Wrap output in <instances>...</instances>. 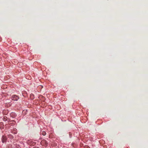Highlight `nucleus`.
Instances as JSON below:
<instances>
[{"instance_id":"f257e3e1","label":"nucleus","mask_w":148,"mask_h":148,"mask_svg":"<svg viewBox=\"0 0 148 148\" xmlns=\"http://www.w3.org/2000/svg\"><path fill=\"white\" fill-rule=\"evenodd\" d=\"M40 143L42 145L44 146H47L48 145V143L47 142V141L45 140H42L41 142Z\"/></svg>"},{"instance_id":"f03ea898","label":"nucleus","mask_w":148,"mask_h":148,"mask_svg":"<svg viewBox=\"0 0 148 148\" xmlns=\"http://www.w3.org/2000/svg\"><path fill=\"white\" fill-rule=\"evenodd\" d=\"M11 99L12 100L16 101L19 99V98L17 96L13 95L12 96Z\"/></svg>"},{"instance_id":"7ed1b4c3","label":"nucleus","mask_w":148,"mask_h":148,"mask_svg":"<svg viewBox=\"0 0 148 148\" xmlns=\"http://www.w3.org/2000/svg\"><path fill=\"white\" fill-rule=\"evenodd\" d=\"M7 140V138L5 136H3L2 137V141L3 143L6 142Z\"/></svg>"},{"instance_id":"20e7f679","label":"nucleus","mask_w":148,"mask_h":148,"mask_svg":"<svg viewBox=\"0 0 148 148\" xmlns=\"http://www.w3.org/2000/svg\"><path fill=\"white\" fill-rule=\"evenodd\" d=\"M3 124L2 122H1L0 123V127L1 129V128H3Z\"/></svg>"},{"instance_id":"39448f33","label":"nucleus","mask_w":148,"mask_h":148,"mask_svg":"<svg viewBox=\"0 0 148 148\" xmlns=\"http://www.w3.org/2000/svg\"><path fill=\"white\" fill-rule=\"evenodd\" d=\"M7 120V118L6 116H4L3 118V120L4 121H6Z\"/></svg>"},{"instance_id":"423d86ee","label":"nucleus","mask_w":148,"mask_h":148,"mask_svg":"<svg viewBox=\"0 0 148 148\" xmlns=\"http://www.w3.org/2000/svg\"><path fill=\"white\" fill-rule=\"evenodd\" d=\"M42 134L43 136H45L46 134V132L45 131H43L42 132Z\"/></svg>"}]
</instances>
